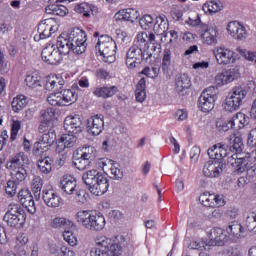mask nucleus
Returning a JSON list of instances; mask_svg holds the SVG:
<instances>
[{
	"instance_id": "obj_34",
	"label": "nucleus",
	"mask_w": 256,
	"mask_h": 256,
	"mask_svg": "<svg viewBox=\"0 0 256 256\" xmlns=\"http://www.w3.org/2000/svg\"><path fill=\"white\" fill-rule=\"evenodd\" d=\"M29 103V100H27L26 96L23 94L17 95L16 97L13 98L12 100V111L14 113H19V111H23L25 107H27Z\"/></svg>"
},
{
	"instance_id": "obj_52",
	"label": "nucleus",
	"mask_w": 256,
	"mask_h": 256,
	"mask_svg": "<svg viewBox=\"0 0 256 256\" xmlns=\"http://www.w3.org/2000/svg\"><path fill=\"white\" fill-rule=\"evenodd\" d=\"M217 85H228V83H232L231 79L229 78V74L227 70L222 71L215 77Z\"/></svg>"
},
{
	"instance_id": "obj_32",
	"label": "nucleus",
	"mask_w": 256,
	"mask_h": 256,
	"mask_svg": "<svg viewBox=\"0 0 256 256\" xmlns=\"http://www.w3.org/2000/svg\"><path fill=\"white\" fill-rule=\"evenodd\" d=\"M146 89H147V80L145 78H141L137 83L136 90H135V97L138 103H143V101L147 99Z\"/></svg>"
},
{
	"instance_id": "obj_22",
	"label": "nucleus",
	"mask_w": 256,
	"mask_h": 256,
	"mask_svg": "<svg viewBox=\"0 0 256 256\" xmlns=\"http://www.w3.org/2000/svg\"><path fill=\"white\" fill-rule=\"evenodd\" d=\"M42 199L47 205V207H52V209H56V207H61L63 205V198L59 196V193L53 189H44L42 191Z\"/></svg>"
},
{
	"instance_id": "obj_38",
	"label": "nucleus",
	"mask_w": 256,
	"mask_h": 256,
	"mask_svg": "<svg viewBox=\"0 0 256 256\" xmlns=\"http://www.w3.org/2000/svg\"><path fill=\"white\" fill-rule=\"evenodd\" d=\"M210 237L218 247L225 245V234H223V229L213 228L211 230Z\"/></svg>"
},
{
	"instance_id": "obj_23",
	"label": "nucleus",
	"mask_w": 256,
	"mask_h": 256,
	"mask_svg": "<svg viewBox=\"0 0 256 256\" xmlns=\"http://www.w3.org/2000/svg\"><path fill=\"white\" fill-rule=\"evenodd\" d=\"M77 145V135L73 133L62 134L57 142L56 152L63 153L65 149H73Z\"/></svg>"
},
{
	"instance_id": "obj_37",
	"label": "nucleus",
	"mask_w": 256,
	"mask_h": 256,
	"mask_svg": "<svg viewBox=\"0 0 256 256\" xmlns=\"http://www.w3.org/2000/svg\"><path fill=\"white\" fill-rule=\"evenodd\" d=\"M31 189L36 201H39V199H41V189H43V179L41 176H34Z\"/></svg>"
},
{
	"instance_id": "obj_21",
	"label": "nucleus",
	"mask_w": 256,
	"mask_h": 256,
	"mask_svg": "<svg viewBox=\"0 0 256 256\" xmlns=\"http://www.w3.org/2000/svg\"><path fill=\"white\" fill-rule=\"evenodd\" d=\"M64 130L66 133L77 135L83 131V121L79 115L67 116L64 120Z\"/></svg>"
},
{
	"instance_id": "obj_7",
	"label": "nucleus",
	"mask_w": 256,
	"mask_h": 256,
	"mask_svg": "<svg viewBox=\"0 0 256 256\" xmlns=\"http://www.w3.org/2000/svg\"><path fill=\"white\" fill-rule=\"evenodd\" d=\"M76 221L90 231H103L105 229V216L91 210H80L76 214Z\"/></svg>"
},
{
	"instance_id": "obj_50",
	"label": "nucleus",
	"mask_w": 256,
	"mask_h": 256,
	"mask_svg": "<svg viewBox=\"0 0 256 256\" xmlns=\"http://www.w3.org/2000/svg\"><path fill=\"white\" fill-rule=\"evenodd\" d=\"M244 59L251 63H256V52L247 51L243 48H237L236 50Z\"/></svg>"
},
{
	"instance_id": "obj_49",
	"label": "nucleus",
	"mask_w": 256,
	"mask_h": 256,
	"mask_svg": "<svg viewBox=\"0 0 256 256\" xmlns=\"http://www.w3.org/2000/svg\"><path fill=\"white\" fill-rule=\"evenodd\" d=\"M69 225H71V221L67 218L56 217L51 222V227L54 229H59V227H69Z\"/></svg>"
},
{
	"instance_id": "obj_11",
	"label": "nucleus",
	"mask_w": 256,
	"mask_h": 256,
	"mask_svg": "<svg viewBox=\"0 0 256 256\" xmlns=\"http://www.w3.org/2000/svg\"><path fill=\"white\" fill-rule=\"evenodd\" d=\"M3 220L7 223L8 227L17 229L25 225L27 215L25 211L19 206V204H10L8 211L5 213Z\"/></svg>"
},
{
	"instance_id": "obj_18",
	"label": "nucleus",
	"mask_w": 256,
	"mask_h": 256,
	"mask_svg": "<svg viewBox=\"0 0 256 256\" xmlns=\"http://www.w3.org/2000/svg\"><path fill=\"white\" fill-rule=\"evenodd\" d=\"M250 118L245 113L238 112L236 113L223 127V131H228L229 129H235L236 131L239 129H244L249 125Z\"/></svg>"
},
{
	"instance_id": "obj_16",
	"label": "nucleus",
	"mask_w": 256,
	"mask_h": 256,
	"mask_svg": "<svg viewBox=\"0 0 256 256\" xmlns=\"http://www.w3.org/2000/svg\"><path fill=\"white\" fill-rule=\"evenodd\" d=\"M199 33L200 39L204 45H217L219 30H217L215 27H209L206 24H201Z\"/></svg>"
},
{
	"instance_id": "obj_48",
	"label": "nucleus",
	"mask_w": 256,
	"mask_h": 256,
	"mask_svg": "<svg viewBox=\"0 0 256 256\" xmlns=\"http://www.w3.org/2000/svg\"><path fill=\"white\" fill-rule=\"evenodd\" d=\"M246 227L250 233H256V213H250L246 218Z\"/></svg>"
},
{
	"instance_id": "obj_25",
	"label": "nucleus",
	"mask_w": 256,
	"mask_h": 256,
	"mask_svg": "<svg viewBox=\"0 0 256 256\" xmlns=\"http://www.w3.org/2000/svg\"><path fill=\"white\" fill-rule=\"evenodd\" d=\"M227 31L231 37L242 41V39H247V29L239 21H232L228 23Z\"/></svg>"
},
{
	"instance_id": "obj_1",
	"label": "nucleus",
	"mask_w": 256,
	"mask_h": 256,
	"mask_svg": "<svg viewBox=\"0 0 256 256\" xmlns=\"http://www.w3.org/2000/svg\"><path fill=\"white\" fill-rule=\"evenodd\" d=\"M94 241L96 247L91 249V256H119L123 252L125 236L117 235L109 238L105 235H98Z\"/></svg>"
},
{
	"instance_id": "obj_63",
	"label": "nucleus",
	"mask_w": 256,
	"mask_h": 256,
	"mask_svg": "<svg viewBox=\"0 0 256 256\" xmlns=\"http://www.w3.org/2000/svg\"><path fill=\"white\" fill-rule=\"evenodd\" d=\"M187 117H188L187 110L179 109L176 111L175 118L177 119V121H185Z\"/></svg>"
},
{
	"instance_id": "obj_27",
	"label": "nucleus",
	"mask_w": 256,
	"mask_h": 256,
	"mask_svg": "<svg viewBox=\"0 0 256 256\" xmlns=\"http://www.w3.org/2000/svg\"><path fill=\"white\" fill-rule=\"evenodd\" d=\"M115 21H130V23H135L139 19V11L135 8H128L119 10L114 15Z\"/></svg>"
},
{
	"instance_id": "obj_31",
	"label": "nucleus",
	"mask_w": 256,
	"mask_h": 256,
	"mask_svg": "<svg viewBox=\"0 0 256 256\" xmlns=\"http://www.w3.org/2000/svg\"><path fill=\"white\" fill-rule=\"evenodd\" d=\"M172 55H173V52H171V49L169 48L164 49L160 69H162V73L166 75V77H169V73L171 71Z\"/></svg>"
},
{
	"instance_id": "obj_30",
	"label": "nucleus",
	"mask_w": 256,
	"mask_h": 256,
	"mask_svg": "<svg viewBox=\"0 0 256 256\" xmlns=\"http://www.w3.org/2000/svg\"><path fill=\"white\" fill-rule=\"evenodd\" d=\"M118 91L119 88H117V86H98L94 89L93 95L94 97H98L100 99H109Z\"/></svg>"
},
{
	"instance_id": "obj_12",
	"label": "nucleus",
	"mask_w": 256,
	"mask_h": 256,
	"mask_svg": "<svg viewBox=\"0 0 256 256\" xmlns=\"http://www.w3.org/2000/svg\"><path fill=\"white\" fill-rule=\"evenodd\" d=\"M247 97V91L244 90L241 86H235L226 96L224 102L225 111L233 113V111H238L241 105H243V100Z\"/></svg>"
},
{
	"instance_id": "obj_17",
	"label": "nucleus",
	"mask_w": 256,
	"mask_h": 256,
	"mask_svg": "<svg viewBox=\"0 0 256 256\" xmlns=\"http://www.w3.org/2000/svg\"><path fill=\"white\" fill-rule=\"evenodd\" d=\"M18 201L22 207L27 209L30 215H35L37 213V207L35 206V200H33V195L29 189H22L18 192Z\"/></svg>"
},
{
	"instance_id": "obj_8",
	"label": "nucleus",
	"mask_w": 256,
	"mask_h": 256,
	"mask_svg": "<svg viewBox=\"0 0 256 256\" xmlns=\"http://www.w3.org/2000/svg\"><path fill=\"white\" fill-rule=\"evenodd\" d=\"M96 55L103 57L105 63L111 62L109 59H115L117 55V43L109 35H102L98 38L95 45Z\"/></svg>"
},
{
	"instance_id": "obj_55",
	"label": "nucleus",
	"mask_w": 256,
	"mask_h": 256,
	"mask_svg": "<svg viewBox=\"0 0 256 256\" xmlns=\"http://www.w3.org/2000/svg\"><path fill=\"white\" fill-rule=\"evenodd\" d=\"M49 147V144L43 142V140L40 139L38 142H35L34 144V153H45V151H47Z\"/></svg>"
},
{
	"instance_id": "obj_13",
	"label": "nucleus",
	"mask_w": 256,
	"mask_h": 256,
	"mask_svg": "<svg viewBox=\"0 0 256 256\" xmlns=\"http://www.w3.org/2000/svg\"><path fill=\"white\" fill-rule=\"evenodd\" d=\"M145 59V52L139 44L132 45L126 53V66L129 69H137L140 63Z\"/></svg>"
},
{
	"instance_id": "obj_3",
	"label": "nucleus",
	"mask_w": 256,
	"mask_h": 256,
	"mask_svg": "<svg viewBox=\"0 0 256 256\" xmlns=\"http://www.w3.org/2000/svg\"><path fill=\"white\" fill-rule=\"evenodd\" d=\"M30 163L29 156L25 152H19L7 161L6 169L10 171L14 181L23 183L27 179V167H29Z\"/></svg>"
},
{
	"instance_id": "obj_5",
	"label": "nucleus",
	"mask_w": 256,
	"mask_h": 256,
	"mask_svg": "<svg viewBox=\"0 0 256 256\" xmlns=\"http://www.w3.org/2000/svg\"><path fill=\"white\" fill-rule=\"evenodd\" d=\"M65 55H69V47L67 46V41L59 37L56 46L48 44L41 52L42 61L48 65H59Z\"/></svg>"
},
{
	"instance_id": "obj_10",
	"label": "nucleus",
	"mask_w": 256,
	"mask_h": 256,
	"mask_svg": "<svg viewBox=\"0 0 256 256\" xmlns=\"http://www.w3.org/2000/svg\"><path fill=\"white\" fill-rule=\"evenodd\" d=\"M219 99V90L215 86L204 89L198 98V109L202 113H210L215 109V103Z\"/></svg>"
},
{
	"instance_id": "obj_51",
	"label": "nucleus",
	"mask_w": 256,
	"mask_h": 256,
	"mask_svg": "<svg viewBox=\"0 0 256 256\" xmlns=\"http://www.w3.org/2000/svg\"><path fill=\"white\" fill-rule=\"evenodd\" d=\"M63 237L66 243L71 247H75L77 245V236L71 230H65L63 232Z\"/></svg>"
},
{
	"instance_id": "obj_64",
	"label": "nucleus",
	"mask_w": 256,
	"mask_h": 256,
	"mask_svg": "<svg viewBox=\"0 0 256 256\" xmlns=\"http://www.w3.org/2000/svg\"><path fill=\"white\" fill-rule=\"evenodd\" d=\"M248 144L250 147H256V128L250 131L248 136Z\"/></svg>"
},
{
	"instance_id": "obj_35",
	"label": "nucleus",
	"mask_w": 256,
	"mask_h": 256,
	"mask_svg": "<svg viewBox=\"0 0 256 256\" xmlns=\"http://www.w3.org/2000/svg\"><path fill=\"white\" fill-rule=\"evenodd\" d=\"M46 13L48 15H58L59 17H65L69 13V9L65 5L51 4L46 7Z\"/></svg>"
},
{
	"instance_id": "obj_56",
	"label": "nucleus",
	"mask_w": 256,
	"mask_h": 256,
	"mask_svg": "<svg viewBox=\"0 0 256 256\" xmlns=\"http://www.w3.org/2000/svg\"><path fill=\"white\" fill-rule=\"evenodd\" d=\"M27 243H29V236L26 233H20L16 237V247H18V249H21V247H25Z\"/></svg>"
},
{
	"instance_id": "obj_20",
	"label": "nucleus",
	"mask_w": 256,
	"mask_h": 256,
	"mask_svg": "<svg viewBox=\"0 0 256 256\" xmlns=\"http://www.w3.org/2000/svg\"><path fill=\"white\" fill-rule=\"evenodd\" d=\"M87 131L90 135H101L103 129H105V121L103 120V115H94L88 118L87 120Z\"/></svg>"
},
{
	"instance_id": "obj_39",
	"label": "nucleus",
	"mask_w": 256,
	"mask_h": 256,
	"mask_svg": "<svg viewBox=\"0 0 256 256\" xmlns=\"http://www.w3.org/2000/svg\"><path fill=\"white\" fill-rule=\"evenodd\" d=\"M202 9L204 13H209L210 15H213V13H219V11L223 9V4L221 2L210 1L206 2L202 6Z\"/></svg>"
},
{
	"instance_id": "obj_14",
	"label": "nucleus",
	"mask_w": 256,
	"mask_h": 256,
	"mask_svg": "<svg viewBox=\"0 0 256 256\" xmlns=\"http://www.w3.org/2000/svg\"><path fill=\"white\" fill-rule=\"evenodd\" d=\"M57 31V26L55 25V20L53 18H48L42 20L38 24V35L34 36V41H41V39H49L52 33Z\"/></svg>"
},
{
	"instance_id": "obj_28",
	"label": "nucleus",
	"mask_w": 256,
	"mask_h": 256,
	"mask_svg": "<svg viewBox=\"0 0 256 256\" xmlns=\"http://www.w3.org/2000/svg\"><path fill=\"white\" fill-rule=\"evenodd\" d=\"M226 232L228 233L229 239L232 241H237V239L245 237V228L237 221L230 222L226 228Z\"/></svg>"
},
{
	"instance_id": "obj_62",
	"label": "nucleus",
	"mask_w": 256,
	"mask_h": 256,
	"mask_svg": "<svg viewBox=\"0 0 256 256\" xmlns=\"http://www.w3.org/2000/svg\"><path fill=\"white\" fill-rule=\"evenodd\" d=\"M59 256H75V251L67 246H61Z\"/></svg>"
},
{
	"instance_id": "obj_60",
	"label": "nucleus",
	"mask_w": 256,
	"mask_h": 256,
	"mask_svg": "<svg viewBox=\"0 0 256 256\" xmlns=\"http://www.w3.org/2000/svg\"><path fill=\"white\" fill-rule=\"evenodd\" d=\"M110 173L112 175V179H121V177H123V173L121 172V169H119L118 164H112Z\"/></svg>"
},
{
	"instance_id": "obj_19",
	"label": "nucleus",
	"mask_w": 256,
	"mask_h": 256,
	"mask_svg": "<svg viewBox=\"0 0 256 256\" xmlns=\"http://www.w3.org/2000/svg\"><path fill=\"white\" fill-rule=\"evenodd\" d=\"M214 55L218 65H231L235 63V52L229 48L220 46L214 51Z\"/></svg>"
},
{
	"instance_id": "obj_36",
	"label": "nucleus",
	"mask_w": 256,
	"mask_h": 256,
	"mask_svg": "<svg viewBox=\"0 0 256 256\" xmlns=\"http://www.w3.org/2000/svg\"><path fill=\"white\" fill-rule=\"evenodd\" d=\"M191 87V78L183 74L176 80V91L179 95H183V91Z\"/></svg>"
},
{
	"instance_id": "obj_29",
	"label": "nucleus",
	"mask_w": 256,
	"mask_h": 256,
	"mask_svg": "<svg viewBox=\"0 0 256 256\" xmlns=\"http://www.w3.org/2000/svg\"><path fill=\"white\" fill-rule=\"evenodd\" d=\"M60 187L66 195H73L77 188V179L71 175H64L60 180Z\"/></svg>"
},
{
	"instance_id": "obj_6",
	"label": "nucleus",
	"mask_w": 256,
	"mask_h": 256,
	"mask_svg": "<svg viewBox=\"0 0 256 256\" xmlns=\"http://www.w3.org/2000/svg\"><path fill=\"white\" fill-rule=\"evenodd\" d=\"M58 38L66 41L69 53L73 51L76 55H82L87 49V33L83 29L74 28L70 34H62Z\"/></svg>"
},
{
	"instance_id": "obj_45",
	"label": "nucleus",
	"mask_w": 256,
	"mask_h": 256,
	"mask_svg": "<svg viewBox=\"0 0 256 256\" xmlns=\"http://www.w3.org/2000/svg\"><path fill=\"white\" fill-rule=\"evenodd\" d=\"M139 25L145 31L151 29L153 27V25H155V23L153 22V16L152 15H144L139 20Z\"/></svg>"
},
{
	"instance_id": "obj_47",
	"label": "nucleus",
	"mask_w": 256,
	"mask_h": 256,
	"mask_svg": "<svg viewBox=\"0 0 256 256\" xmlns=\"http://www.w3.org/2000/svg\"><path fill=\"white\" fill-rule=\"evenodd\" d=\"M161 71V66L160 67H145L142 70V75H145L146 77H149L150 79H156V77H159V73Z\"/></svg>"
},
{
	"instance_id": "obj_59",
	"label": "nucleus",
	"mask_w": 256,
	"mask_h": 256,
	"mask_svg": "<svg viewBox=\"0 0 256 256\" xmlns=\"http://www.w3.org/2000/svg\"><path fill=\"white\" fill-rule=\"evenodd\" d=\"M88 197L89 194L85 190H79L76 192L75 201H77V203L85 204L87 203Z\"/></svg>"
},
{
	"instance_id": "obj_53",
	"label": "nucleus",
	"mask_w": 256,
	"mask_h": 256,
	"mask_svg": "<svg viewBox=\"0 0 256 256\" xmlns=\"http://www.w3.org/2000/svg\"><path fill=\"white\" fill-rule=\"evenodd\" d=\"M19 131H21V121L13 120L11 125V134H10L11 141H15V139H17V135L19 134Z\"/></svg>"
},
{
	"instance_id": "obj_42",
	"label": "nucleus",
	"mask_w": 256,
	"mask_h": 256,
	"mask_svg": "<svg viewBox=\"0 0 256 256\" xmlns=\"http://www.w3.org/2000/svg\"><path fill=\"white\" fill-rule=\"evenodd\" d=\"M92 7L89 3H80V4H76L74 7V11L76 13H80L83 14L84 17H90L91 15V11H92Z\"/></svg>"
},
{
	"instance_id": "obj_46",
	"label": "nucleus",
	"mask_w": 256,
	"mask_h": 256,
	"mask_svg": "<svg viewBox=\"0 0 256 256\" xmlns=\"http://www.w3.org/2000/svg\"><path fill=\"white\" fill-rule=\"evenodd\" d=\"M55 139H57V135L55 134V130L49 129L48 132L44 133L41 137L43 143L51 146L55 143Z\"/></svg>"
},
{
	"instance_id": "obj_33",
	"label": "nucleus",
	"mask_w": 256,
	"mask_h": 256,
	"mask_svg": "<svg viewBox=\"0 0 256 256\" xmlns=\"http://www.w3.org/2000/svg\"><path fill=\"white\" fill-rule=\"evenodd\" d=\"M54 161L51 157H45L43 159L38 160L37 166L41 175H49L51 171H53Z\"/></svg>"
},
{
	"instance_id": "obj_26",
	"label": "nucleus",
	"mask_w": 256,
	"mask_h": 256,
	"mask_svg": "<svg viewBox=\"0 0 256 256\" xmlns=\"http://www.w3.org/2000/svg\"><path fill=\"white\" fill-rule=\"evenodd\" d=\"M65 85V80L61 75L52 74L48 75L43 80V86L46 91H55L61 89Z\"/></svg>"
},
{
	"instance_id": "obj_41",
	"label": "nucleus",
	"mask_w": 256,
	"mask_h": 256,
	"mask_svg": "<svg viewBox=\"0 0 256 256\" xmlns=\"http://www.w3.org/2000/svg\"><path fill=\"white\" fill-rule=\"evenodd\" d=\"M25 83L27 87L31 89H35L37 87H41V76L34 74V75H27L25 78Z\"/></svg>"
},
{
	"instance_id": "obj_54",
	"label": "nucleus",
	"mask_w": 256,
	"mask_h": 256,
	"mask_svg": "<svg viewBox=\"0 0 256 256\" xmlns=\"http://www.w3.org/2000/svg\"><path fill=\"white\" fill-rule=\"evenodd\" d=\"M149 37V34H147V32H140L137 34L136 36V39H137V42H136V45H138V47H147V45H149L147 39Z\"/></svg>"
},
{
	"instance_id": "obj_2",
	"label": "nucleus",
	"mask_w": 256,
	"mask_h": 256,
	"mask_svg": "<svg viewBox=\"0 0 256 256\" xmlns=\"http://www.w3.org/2000/svg\"><path fill=\"white\" fill-rule=\"evenodd\" d=\"M229 143L223 144L220 148V161H223L225 157H228V163L232 165V167H237L241 169L243 163H245V158L239 157L241 153H243V138L239 134H232L229 137Z\"/></svg>"
},
{
	"instance_id": "obj_43",
	"label": "nucleus",
	"mask_w": 256,
	"mask_h": 256,
	"mask_svg": "<svg viewBox=\"0 0 256 256\" xmlns=\"http://www.w3.org/2000/svg\"><path fill=\"white\" fill-rule=\"evenodd\" d=\"M221 146H222V143H217L208 149L207 153L210 159L214 161H220L219 155L221 153Z\"/></svg>"
},
{
	"instance_id": "obj_61",
	"label": "nucleus",
	"mask_w": 256,
	"mask_h": 256,
	"mask_svg": "<svg viewBox=\"0 0 256 256\" xmlns=\"http://www.w3.org/2000/svg\"><path fill=\"white\" fill-rule=\"evenodd\" d=\"M156 23H159L158 27L160 31H162V33H165V29H167V27L169 26V24H167V22L165 21V16L156 17Z\"/></svg>"
},
{
	"instance_id": "obj_57",
	"label": "nucleus",
	"mask_w": 256,
	"mask_h": 256,
	"mask_svg": "<svg viewBox=\"0 0 256 256\" xmlns=\"http://www.w3.org/2000/svg\"><path fill=\"white\" fill-rule=\"evenodd\" d=\"M226 73L228 74V77L232 83L233 81H235V79L241 77V72H239V66H235L226 70Z\"/></svg>"
},
{
	"instance_id": "obj_40",
	"label": "nucleus",
	"mask_w": 256,
	"mask_h": 256,
	"mask_svg": "<svg viewBox=\"0 0 256 256\" xmlns=\"http://www.w3.org/2000/svg\"><path fill=\"white\" fill-rule=\"evenodd\" d=\"M40 117L42 121L51 123V121H55V119H57V110L55 108L49 107L40 112Z\"/></svg>"
},
{
	"instance_id": "obj_9",
	"label": "nucleus",
	"mask_w": 256,
	"mask_h": 256,
	"mask_svg": "<svg viewBox=\"0 0 256 256\" xmlns=\"http://www.w3.org/2000/svg\"><path fill=\"white\" fill-rule=\"evenodd\" d=\"M75 90L63 89L61 91L52 92L47 96V102L51 107H67L73 105L78 99Z\"/></svg>"
},
{
	"instance_id": "obj_44",
	"label": "nucleus",
	"mask_w": 256,
	"mask_h": 256,
	"mask_svg": "<svg viewBox=\"0 0 256 256\" xmlns=\"http://www.w3.org/2000/svg\"><path fill=\"white\" fill-rule=\"evenodd\" d=\"M21 182H17L15 179L9 180L6 184L5 191L9 197H15L17 195V185Z\"/></svg>"
},
{
	"instance_id": "obj_58",
	"label": "nucleus",
	"mask_w": 256,
	"mask_h": 256,
	"mask_svg": "<svg viewBox=\"0 0 256 256\" xmlns=\"http://www.w3.org/2000/svg\"><path fill=\"white\" fill-rule=\"evenodd\" d=\"M73 163H74V167H76L78 171H85V169L89 167V163L91 162H87L82 157H80V158H77Z\"/></svg>"
},
{
	"instance_id": "obj_15",
	"label": "nucleus",
	"mask_w": 256,
	"mask_h": 256,
	"mask_svg": "<svg viewBox=\"0 0 256 256\" xmlns=\"http://www.w3.org/2000/svg\"><path fill=\"white\" fill-rule=\"evenodd\" d=\"M200 203L204 207H212V209H219V207H224L225 198L219 194L203 192L199 197Z\"/></svg>"
},
{
	"instance_id": "obj_4",
	"label": "nucleus",
	"mask_w": 256,
	"mask_h": 256,
	"mask_svg": "<svg viewBox=\"0 0 256 256\" xmlns=\"http://www.w3.org/2000/svg\"><path fill=\"white\" fill-rule=\"evenodd\" d=\"M82 179L89 188L92 195L101 197L105 195L106 191H109V179L99 172V170L92 169L83 174Z\"/></svg>"
},
{
	"instance_id": "obj_24",
	"label": "nucleus",
	"mask_w": 256,
	"mask_h": 256,
	"mask_svg": "<svg viewBox=\"0 0 256 256\" xmlns=\"http://www.w3.org/2000/svg\"><path fill=\"white\" fill-rule=\"evenodd\" d=\"M205 177H219L223 173V162L218 160H209L203 167Z\"/></svg>"
}]
</instances>
